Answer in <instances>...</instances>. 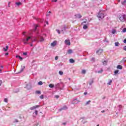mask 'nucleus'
I'll return each instance as SVG.
<instances>
[{"instance_id": "1", "label": "nucleus", "mask_w": 126, "mask_h": 126, "mask_svg": "<svg viewBox=\"0 0 126 126\" xmlns=\"http://www.w3.org/2000/svg\"><path fill=\"white\" fill-rule=\"evenodd\" d=\"M119 19L121 21V22H125L126 20V15L120 14L119 16Z\"/></svg>"}, {"instance_id": "2", "label": "nucleus", "mask_w": 126, "mask_h": 126, "mask_svg": "<svg viewBox=\"0 0 126 126\" xmlns=\"http://www.w3.org/2000/svg\"><path fill=\"white\" fill-rule=\"evenodd\" d=\"M97 17L99 18V19H103V18L105 17V14L101 12H99L97 15Z\"/></svg>"}, {"instance_id": "3", "label": "nucleus", "mask_w": 126, "mask_h": 126, "mask_svg": "<svg viewBox=\"0 0 126 126\" xmlns=\"http://www.w3.org/2000/svg\"><path fill=\"white\" fill-rule=\"evenodd\" d=\"M30 39H31V36L28 37L26 39H23V42L24 44H27V42H28V41H29V40H30Z\"/></svg>"}, {"instance_id": "4", "label": "nucleus", "mask_w": 126, "mask_h": 126, "mask_svg": "<svg viewBox=\"0 0 126 126\" xmlns=\"http://www.w3.org/2000/svg\"><path fill=\"white\" fill-rule=\"evenodd\" d=\"M79 102H80V100H78L77 98L74 99L72 101V104H78V103H79Z\"/></svg>"}, {"instance_id": "5", "label": "nucleus", "mask_w": 126, "mask_h": 126, "mask_svg": "<svg viewBox=\"0 0 126 126\" xmlns=\"http://www.w3.org/2000/svg\"><path fill=\"white\" fill-rule=\"evenodd\" d=\"M40 107V105H35L30 108V110L31 111H33V110H35Z\"/></svg>"}, {"instance_id": "6", "label": "nucleus", "mask_w": 126, "mask_h": 126, "mask_svg": "<svg viewBox=\"0 0 126 126\" xmlns=\"http://www.w3.org/2000/svg\"><path fill=\"white\" fill-rule=\"evenodd\" d=\"M65 44L68 46H70V41L69 40H65Z\"/></svg>"}, {"instance_id": "7", "label": "nucleus", "mask_w": 126, "mask_h": 126, "mask_svg": "<svg viewBox=\"0 0 126 126\" xmlns=\"http://www.w3.org/2000/svg\"><path fill=\"white\" fill-rule=\"evenodd\" d=\"M75 18H81V17H82V16H81V15H80V14H77L76 15H75Z\"/></svg>"}, {"instance_id": "8", "label": "nucleus", "mask_w": 126, "mask_h": 126, "mask_svg": "<svg viewBox=\"0 0 126 126\" xmlns=\"http://www.w3.org/2000/svg\"><path fill=\"white\" fill-rule=\"evenodd\" d=\"M102 52H103L102 49H99L96 52V54H98V55H101V54H102Z\"/></svg>"}, {"instance_id": "9", "label": "nucleus", "mask_w": 126, "mask_h": 126, "mask_svg": "<svg viewBox=\"0 0 126 126\" xmlns=\"http://www.w3.org/2000/svg\"><path fill=\"white\" fill-rule=\"evenodd\" d=\"M57 41L56 40H55L53 43L51 44V46H52V47H55V46L57 45Z\"/></svg>"}, {"instance_id": "10", "label": "nucleus", "mask_w": 126, "mask_h": 126, "mask_svg": "<svg viewBox=\"0 0 126 126\" xmlns=\"http://www.w3.org/2000/svg\"><path fill=\"white\" fill-rule=\"evenodd\" d=\"M8 50V46H6L5 48H3V51L4 52H7V50Z\"/></svg>"}, {"instance_id": "11", "label": "nucleus", "mask_w": 126, "mask_h": 126, "mask_svg": "<svg viewBox=\"0 0 126 126\" xmlns=\"http://www.w3.org/2000/svg\"><path fill=\"white\" fill-rule=\"evenodd\" d=\"M62 110H67V106L64 105V106H63V108H62L60 109V111H62Z\"/></svg>"}, {"instance_id": "12", "label": "nucleus", "mask_w": 126, "mask_h": 126, "mask_svg": "<svg viewBox=\"0 0 126 126\" xmlns=\"http://www.w3.org/2000/svg\"><path fill=\"white\" fill-rule=\"evenodd\" d=\"M15 4H16V5H17L18 6H19V5H21V4H22V3H21V2H16L15 3Z\"/></svg>"}, {"instance_id": "13", "label": "nucleus", "mask_w": 126, "mask_h": 126, "mask_svg": "<svg viewBox=\"0 0 126 126\" xmlns=\"http://www.w3.org/2000/svg\"><path fill=\"white\" fill-rule=\"evenodd\" d=\"M49 87L50 88H54V87H55V85L54 84H50L49 85Z\"/></svg>"}, {"instance_id": "14", "label": "nucleus", "mask_w": 126, "mask_h": 126, "mask_svg": "<svg viewBox=\"0 0 126 126\" xmlns=\"http://www.w3.org/2000/svg\"><path fill=\"white\" fill-rule=\"evenodd\" d=\"M69 62L70 63H73L75 61H74V60H73V59H70L69 60Z\"/></svg>"}, {"instance_id": "15", "label": "nucleus", "mask_w": 126, "mask_h": 126, "mask_svg": "<svg viewBox=\"0 0 126 126\" xmlns=\"http://www.w3.org/2000/svg\"><path fill=\"white\" fill-rule=\"evenodd\" d=\"M117 68H118L119 69H123V66H122V65H118Z\"/></svg>"}, {"instance_id": "16", "label": "nucleus", "mask_w": 126, "mask_h": 126, "mask_svg": "<svg viewBox=\"0 0 126 126\" xmlns=\"http://www.w3.org/2000/svg\"><path fill=\"white\" fill-rule=\"evenodd\" d=\"M72 53V50L71 49H69L68 50L67 54H70Z\"/></svg>"}, {"instance_id": "17", "label": "nucleus", "mask_w": 126, "mask_h": 126, "mask_svg": "<svg viewBox=\"0 0 126 126\" xmlns=\"http://www.w3.org/2000/svg\"><path fill=\"white\" fill-rule=\"evenodd\" d=\"M122 4L123 5H125V4H126V0H125L124 1L121 2Z\"/></svg>"}, {"instance_id": "18", "label": "nucleus", "mask_w": 126, "mask_h": 126, "mask_svg": "<svg viewBox=\"0 0 126 126\" xmlns=\"http://www.w3.org/2000/svg\"><path fill=\"white\" fill-rule=\"evenodd\" d=\"M87 28H88V27L86 25H84L83 29L86 30V29H87Z\"/></svg>"}, {"instance_id": "19", "label": "nucleus", "mask_w": 126, "mask_h": 126, "mask_svg": "<svg viewBox=\"0 0 126 126\" xmlns=\"http://www.w3.org/2000/svg\"><path fill=\"white\" fill-rule=\"evenodd\" d=\"M66 28V26L65 25L63 26L62 31H63V30H65Z\"/></svg>"}, {"instance_id": "20", "label": "nucleus", "mask_w": 126, "mask_h": 126, "mask_svg": "<svg viewBox=\"0 0 126 126\" xmlns=\"http://www.w3.org/2000/svg\"><path fill=\"white\" fill-rule=\"evenodd\" d=\"M40 42H44V37H40Z\"/></svg>"}, {"instance_id": "21", "label": "nucleus", "mask_w": 126, "mask_h": 126, "mask_svg": "<svg viewBox=\"0 0 126 126\" xmlns=\"http://www.w3.org/2000/svg\"><path fill=\"white\" fill-rule=\"evenodd\" d=\"M35 94H41V91H35Z\"/></svg>"}, {"instance_id": "22", "label": "nucleus", "mask_w": 126, "mask_h": 126, "mask_svg": "<svg viewBox=\"0 0 126 126\" xmlns=\"http://www.w3.org/2000/svg\"><path fill=\"white\" fill-rule=\"evenodd\" d=\"M24 68H25L24 66H21V69H20V70H21L20 72H22V71H23V69H24Z\"/></svg>"}, {"instance_id": "23", "label": "nucleus", "mask_w": 126, "mask_h": 126, "mask_svg": "<svg viewBox=\"0 0 126 126\" xmlns=\"http://www.w3.org/2000/svg\"><path fill=\"white\" fill-rule=\"evenodd\" d=\"M112 80H110L109 82H108V83H107V84H108V85H111V84H112Z\"/></svg>"}, {"instance_id": "24", "label": "nucleus", "mask_w": 126, "mask_h": 126, "mask_svg": "<svg viewBox=\"0 0 126 126\" xmlns=\"http://www.w3.org/2000/svg\"><path fill=\"white\" fill-rule=\"evenodd\" d=\"M115 45L116 47H119V45H120V43L119 42H115Z\"/></svg>"}, {"instance_id": "25", "label": "nucleus", "mask_w": 126, "mask_h": 126, "mask_svg": "<svg viewBox=\"0 0 126 126\" xmlns=\"http://www.w3.org/2000/svg\"><path fill=\"white\" fill-rule=\"evenodd\" d=\"M107 61H104L103 62V65H107Z\"/></svg>"}, {"instance_id": "26", "label": "nucleus", "mask_w": 126, "mask_h": 126, "mask_svg": "<svg viewBox=\"0 0 126 126\" xmlns=\"http://www.w3.org/2000/svg\"><path fill=\"white\" fill-rule=\"evenodd\" d=\"M103 72V69H101L100 70L97 71V73H102Z\"/></svg>"}, {"instance_id": "27", "label": "nucleus", "mask_w": 126, "mask_h": 126, "mask_svg": "<svg viewBox=\"0 0 126 126\" xmlns=\"http://www.w3.org/2000/svg\"><path fill=\"white\" fill-rule=\"evenodd\" d=\"M82 73H83V74H85V73H86V70H82Z\"/></svg>"}, {"instance_id": "28", "label": "nucleus", "mask_w": 126, "mask_h": 126, "mask_svg": "<svg viewBox=\"0 0 126 126\" xmlns=\"http://www.w3.org/2000/svg\"><path fill=\"white\" fill-rule=\"evenodd\" d=\"M38 85H43V82L42 81H39L38 83Z\"/></svg>"}, {"instance_id": "29", "label": "nucleus", "mask_w": 126, "mask_h": 126, "mask_svg": "<svg viewBox=\"0 0 126 126\" xmlns=\"http://www.w3.org/2000/svg\"><path fill=\"white\" fill-rule=\"evenodd\" d=\"M59 74L60 75H63V71H59Z\"/></svg>"}, {"instance_id": "30", "label": "nucleus", "mask_w": 126, "mask_h": 126, "mask_svg": "<svg viewBox=\"0 0 126 126\" xmlns=\"http://www.w3.org/2000/svg\"><path fill=\"white\" fill-rule=\"evenodd\" d=\"M40 99H44V95L42 94L41 96H39Z\"/></svg>"}, {"instance_id": "31", "label": "nucleus", "mask_w": 126, "mask_h": 126, "mask_svg": "<svg viewBox=\"0 0 126 126\" xmlns=\"http://www.w3.org/2000/svg\"><path fill=\"white\" fill-rule=\"evenodd\" d=\"M38 27H39V25H36L35 26V29H34V31H36L37 30V28H38Z\"/></svg>"}, {"instance_id": "32", "label": "nucleus", "mask_w": 126, "mask_h": 126, "mask_svg": "<svg viewBox=\"0 0 126 126\" xmlns=\"http://www.w3.org/2000/svg\"><path fill=\"white\" fill-rule=\"evenodd\" d=\"M89 103H91V100H89L88 101H87L86 103V105H87L89 104Z\"/></svg>"}, {"instance_id": "33", "label": "nucleus", "mask_w": 126, "mask_h": 126, "mask_svg": "<svg viewBox=\"0 0 126 126\" xmlns=\"http://www.w3.org/2000/svg\"><path fill=\"white\" fill-rule=\"evenodd\" d=\"M118 72H119V70H116L114 71L115 74H117V73H118Z\"/></svg>"}, {"instance_id": "34", "label": "nucleus", "mask_w": 126, "mask_h": 126, "mask_svg": "<svg viewBox=\"0 0 126 126\" xmlns=\"http://www.w3.org/2000/svg\"><path fill=\"white\" fill-rule=\"evenodd\" d=\"M115 33H116V30H112V33L115 34Z\"/></svg>"}, {"instance_id": "35", "label": "nucleus", "mask_w": 126, "mask_h": 126, "mask_svg": "<svg viewBox=\"0 0 126 126\" xmlns=\"http://www.w3.org/2000/svg\"><path fill=\"white\" fill-rule=\"evenodd\" d=\"M8 101V100L7 98H4V102H5V103H7Z\"/></svg>"}, {"instance_id": "36", "label": "nucleus", "mask_w": 126, "mask_h": 126, "mask_svg": "<svg viewBox=\"0 0 126 126\" xmlns=\"http://www.w3.org/2000/svg\"><path fill=\"white\" fill-rule=\"evenodd\" d=\"M19 59L20 60V61H22L23 60V58L22 57H21L20 56H19Z\"/></svg>"}, {"instance_id": "37", "label": "nucleus", "mask_w": 126, "mask_h": 126, "mask_svg": "<svg viewBox=\"0 0 126 126\" xmlns=\"http://www.w3.org/2000/svg\"><path fill=\"white\" fill-rule=\"evenodd\" d=\"M35 114L36 116H38V111L35 110Z\"/></svg>"}, {"instance_id": "38", "label": "nucleus", "mask_w": 126, "mask_h": 126, "mask_svg": "<svg viewBox=\"0 0 126 126\" xmlns=\"http://www.w3.org/2000/svg\"><path fill=\"white\" fill-rule=\"evenodd\" d=\"M56 31L57 32H58V34H61V32L59 30H57Z\"/></svg>"}, {"instance_id": "39", "label": "nucleus", "mask_w": 126, "mask_h": 126, "mask_svg": "<svg viewBox=\"0 0 126 126\" xmlns=\"http://www.w3.org/2000/svg\"><path fill=\"white\" fill-rule=\"evenodd\" d=\"M23 55H24V56H27V52H24Z\"/></svg>"}, {"instance_id": "40", "label": "nucleus", "mask_w": 126, "mask_h": 126, "mask_svg": "<svg viewBox=\"0 0 126 126\" xmlns=\"http://www.w3.org/2000/svg\"><path fill=\"white\" fill-rule=\"evenodd\" d=\"M55 98H56V99H59V98H60V96L59 95H55Z\"/></svg>"}, {"instance_id": "41", "label": "nucleus", "mask_w": 126, "mask_h": 126, "mask_svg": "<svg viewBox=\"0 0 126 126\" xmlns=\"http://www.w3.org/2000/svg\"><path fill=\"white\" fill-rule=\"evenodd\" d=\"M123 32H124V33L126 32V28L123 29Z\"/></svg>"}, {"instance_id": "42", "label": "nucleus", "mask_w": 126, "mask_h": 126, "mask_svg": "<svg viewBox=\"0 0 126 126\" xmlns=\"http://www.w3.org/2000/svg\"><path fill=\"white\" fill-rule=\"evenodd\" d=\"M58 59H59V57H58V56H56V57H55V60H56V61H58Z\"/></svg>"}, {"instance_id": "43", "label": "nucleus", "mask_w": 126, "mask_h": 126, "mask_svg": "<svg viewBox=\"0 0 126 126\" xmlns=\"http://www.w3.org/2000/svg\"><path fill=\"white\" fill-rule=\"evenodd\" d=\"M14 123H18V120L15 119Z\"/></svg>"}, {"instance_id": "44", "label": "nucleus", "mask_w": 126, "mask_h": 126, "mask_svg": "<svg viewBox=\"0 0 126 126\" xmlns=\"http://www.w3.org/2000/svg\"><path fill=\"white\" fill-rule=\"evenodd\" d=\"M2 83V81H1V80H0V86H1Z\"/></svg>"}, {"instance_id": "45", "label": "nucleus", "mask_w": 126, "mask_h": 126, "mask_svg": "<svg viewBox=\"0 0 126 126\" xmlns=\"http://www.w3.org/2000/svg\"><path fill=\"white\" fill-rule=\"evenodd\" d=\"M123 61H124V62H126V57H125V58H124L123 59Z\"/></svg>"}, {"instance_id": "46", "label": "nucleus", "mask_w": 126, "mask_h": 126, "mask_svg": "<svg viewBox=\"0 0 126 126\" xmlns=\"http://www.w3.org/2000/svg\"><path fill=\"white\" fill-rule=\"evenodd\" d=\"M124 43H125V44H126V38H125L124 40Z\"/></svg>"}, {"instance_id": "47", "label": "nucleus", "mask_w": 126, "mask_h": 126, "mask_svg": "<svg viewBox=\"0 0 126 126\" xmlns=\"http://www.w3.org/2000/svg\"><path fill=\"white\" fill-rule=\"evenodd\" d=\"M124 51H126V46L124 47Z\"/></svg>"}, {"instance_id": "48", "label": "nucleus", "mask_w": 126, "mask_h": 126, "mask_svg": "<svg viewBox=\"0 0 126 126\" xmlns=\"http://www.w3.org/2000/svg\"><path fill=\"white\" fill-rule=\"evenodd\" d=\"M5 56H8V53H6L5 54Z\"/></svg>"}, {"instance_id": "49", "label": "nucleus", "mask_w": 126, "mask_h": 126, "mask_svg": "<svg viewBox=\"0 0 126 126\" xmlns=\"http://www.w3.org/2000/svg\"><path fill=\"white\" fill-rule=\"evenodd\" d=\"M84 95H87V92L84 93Z\"/></svg>"}, {"instance_id": "50", "label": "nucleus", "mask_w": 126, "mask_h": 126, "mask_svg": "<svg viewBox=\"0 0 126 126\" xmlns=\"http://www.w3.org/2000/svg\"><path fill=\"white\" fill-rule=\"evenodd\" d=\"M86 22H87V21H84L82 24H83L84 23H86Z\"/></svg>"}, {"instance_id": "51", "label": "nucleus", "mask_w": 126, "mask_h": 126, "mask_svg": "<svg viewBox=\"0 0 126 126\" xmlns=\"http://www.w3.org/2000/svg\"><path fill=\"white\" fill-rule=\"evenodd\" d=\"M101 113H105V110L101 111Z\"/></svg>"}, {"instance_id": "52", "label": "nucleus", "mask_w": 126, "mask_h": 126, "mask_svg": "<svg viewBox=\"0 0 126 126\" xmlns=\"http://www.w3.org/2000/svg\"><path fill=\"white\" fill-rule=\"evenodd\" d=\"M58 0H53L54 1H55V2H57Z\"/></svg>"}, {"instance_id": "53", "label": "nucleus", "mask_w": 126, "mask_h": 126, "mask_svg": "<svg viewBox=\"0 0 126 126\" xmlns=\"http://www.w3.org/2000/svg\"><path fill=\"white\" fill-rule=\"evenodd\" d=\"M8 5H9V7L10 6H9V4H10V2H9L8 3Z\"/></svg>"}, {"instance_id": "54", "label": "nucleus", "mask_w": 126, "mask_h": 126, "mask_svg": "<svg viewBox=\"0 0 126 126\" xmlns=\"http://www.w3.org/2000/svg\"><path fill=\"white\" fill-rule=\"evenodd\" d=\"M46 24H47V25H49V22H46Z\"/></svg>"}, {"instance_id": "55", "label": "nucleus", "mask_w": 126, "mask_h": 126, "mask_svg": "<svg viewBox=\"0 0 126 126\" xmlns=\"http://www.w3.org/2000/svg\"><path fill=\"white\" fill-rule=\"evenodd\" d=\"M16 58H19V56L18 55L16 56Z\"/></svg>"}, {"instance_id": "56", "label": "nucleus", "mask_w": 126, "mask_h": 126, "mask_svg": "<svg viewBox=\"0 0 126 126\" xmlns=\"http://www.w3.org/2000/svg\"><path fill=\"white\" fill-rule=\"evenodd\" d=\"M48 13H52V12H51V11H49L48 12Z\"/></svg>"}, {"instance_id": "57", "label": "nucleus", "mask_w": 126, "mask_h": 126, "mask_svg": "<svg viewBox=\"0 0 126 126\" xmlns=\"http://www.w3.org/2000/svg\"><path fill=\"white\" fill-rule=\"evenodd\" d=\"M24 34H25V32H23V34L24 35Z\"/></svg>"}, {"instance_id": "58", "label": "nucleus", "mask_w": 126, "mask_h": 126, "mask_svg": "<svg viewBox=\"0 0 126 126\" xmlns=\"http://www.w3.org/2000/svg\"><path fill=\"white\" fill-rule=\"evenodd\" d=\"M0 72H1V69H0Z\"/></svg>"}, {"instance_id": "59", "label": "nucleus", "mask_w": 126, "mask_h": 126, "mask_svg": "<svg viewBox=\"0 0 126 126\" xmlns=\"http://www.w3.org/2000/svg\"><path fill=\"white\" fill-rule=\"evenodd\" d=\"M32 46H33L32 44H31V47H32Z\"/></svg>"}, {"instance_id": "60", "label": "nucleus", "mask_w": 126, "mask_h": 126, "mask_svg": "<svg viewBox=\"0 0 126 126\" xmlns=\"http://www.w3.org/2000/svg\"><path fill=\"white\" fill-rule=\"evenodd\" d=\"M1 67H3L2 66H1Z\"/></svg>"}, {"instance_id": "61", "label": "nucleus", "mask_w": 126, "mask_h": 126, "mask_svg": "<svg viewBox=\"0 0 126 126\" xmlns=\"http://www.w3.org/2000/svg\"><path fill=\"white\" fill-rule=\"evenodd\" d=\"M63 125H65V123H63Z\"/></svg>"}, {"instance_id": "62", "label": "nucleus", "mask_w": 126, "mask_h": 126, "mask_svg": "<svg viewBox=\"0 0 126 126\" xmlns=\"http://www.w3.org/2000/svg\"><path fill=\"white\" fill-rule=\"evenodd\" d=\"M96 126H99V125H97Z\"/></svg>"}]
</instances>
